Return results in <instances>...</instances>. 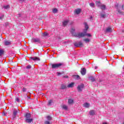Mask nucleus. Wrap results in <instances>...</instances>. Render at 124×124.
Here are the masks:
<instances>
[{"mask_svg":"<svg viewBox=\"0 0 124 124\" xmlns=\"http://www.w3.org/2000/svg\"><path fill=\"white\" fill-rule=\"evenodd\" d=\"M4 44V45L7 46L8 45H10V44H11V42L9 41H5Z\"/></svg>","mask_w":124,"mask_h":124,"instance_id":"obj_10","label":"nucleus"},{"mask_svg":"<svg viewBox=\"0 0 124 124\" xmlns=\"http://www.w3.org/2000/svg\"><path fill=\"white\" fill-rule=\"evenodd\" d=\"M83 89H84V84H81L78 85V92L80 93V92H82V91H83Z\"/></svg>","mask_w":124,"mask_h":124,"instance_id":"obj_5","label":"nucleus"},{"mask_svg":"<svg viewBox=\"0 0 124 124\" xmlns=\"http://www.w3.org/2000/svg\"><path fill=\"white\" fill-rule=\"evenodd\" d=\"M84 41H85V43H88V42H90V41H91V40H90V39H84Z\"/></svg>","mask_w":124,"mask_h":124,"instance_id":"obj_21","label":"nucleus"},{"mask_svg":"<svg viewBox=\"0 0 124 124\" xmlns=\"http://www.w3.org/2000/svg\"><path fill=\"white\" fill-rule=\"evenodd\" d=\"M75 78H76V79H80V76L78 75H76L75 76Z\"/></svg>","mask_w":124,"mask_h":124,"instance_id":"obj_31","label":"nucleus"},{"mask_svg":"<svg viewBox=\"0 0 124 124\" xmlns=\"http://www.w3.org/2000/svg\"><path fill=\"white\" fill-rule=\"evenodd\" d=\"M17 113H18V111L17 110H14L13 115L14 116H15H15H16V115H17Z\"/></svg>","mask_w":124,"mask_h":124,"instance_id":"obj_26","label":"nucleus"},{"mask_svg":"<svg viewBox=\"0 0 124 124\" xmlns=\"http://www.w3.org/2000/svg\"><path fill=\"white\" fill-rule=\"evenodd\" d=\"M31 42L32 43H40V39L39 38H33L31 40Z\"/></svg>","mask_w":124,"mask_h":124,"instance_id":"obj_4","label":"nucleus"},{"mask_svg":"<svg viewBox=\"0 0 124 124\" xmlns=\"http://www.w3.org/2000/svg\"><path fill=\"white\" fill-rule=\"evenodd\" d=\"M46 119L47 120L50 121V120H52V117L51 116H47Z\"/></svg>","mask_w":124,"mask_h":124,"instance_id":"obj_29","label":"nucleus"},{"mask_svg":"<svg viewBox=\"0 0 124 124\" xmlns=\"http://www.w3.org/2000/svg\"><path fill=\"white\" fill-rule=\"evenodd\" d=\"M61 74H62V73H60V72H57V75H58V76H60V75H61Z\"/></svg>","mask_w":124,"mask_h":124,"instance_id":"obj_38","label":"nucleus"},{"mask_svg":"<svg viewBox=\"0 0 124 124\" xmlns=\"http://www.w3.org/2000/svg\"><path fill=\"white\" fill-rule=\"evenodd\" d=\"M74 86V83L71 82L69 84L67 85V88H73V86Z\"/></svg>","mask_w":124,"mask_h":124,"instance_id":"obj_15","label":"nucleus"},{"mask_svg":"<svg viewBox=\"0 0 124 124\" xmlns=\"http://www.w3.org/2000/svg\"><path fill=\"white\" fill-rule=\"evenodd\" d=\"M101 17H102V18H105V15L101 14Z\"/></svg>","mask_w":124,"mask_h":124,"instance_id":"obj_33","label":"nucleus"},{"mask_svg":"<svg viewBox=\"0 0 124 124\" xmlns=\"http://www.w3.org/2000/svg\"><path fill=\"white\" fill-rule=\"evenodd\" d=\"M19 1H21V2H24L25 1V0H19Z\"/></svg>","mask_w":124,"mask_h":124,"instance_id":"obj_39","label":"nucleus"},{"mask_svg":"<svg viewBox=\"0 0 124 124\" xmlns=\"http://www.w3.org/2000/svg\"><path fill=\"white\" fill-rule=\"evenodd\" d=\"M118 12H119V13H121V12H120V11H118Z\"/></svg>","mask_w":124,"mask_h":124,"instance_id":"obj_44","label":"nucleus"},{"mask_svg":"<svg viewBox=\"0 0 124 124\" xmlns=\"http://www.w3.org/2000/svg\"><path fill=\"white\" fill-rule=\"evenodd\" d=\"M22 91H23V92H26L27 91V89L23 88L22 89Z\"/></svg>","mask_w":124,"mask_h":124,"instance_id":"obj_34","label":"nucleus"},{"mask_svg":"<svg viewBox=\"0 0 124 124\" xmlns=\"http://www.w3.org/2000/svg\"><path fill=\"white\" fill-rule=\"evenodd\" d=\"M80 72H81V74H82V75H86V68H82Z\"/></svg>","mask_w":124,"mask_h":124,"instance_id":"obj_8","label":"nucleus"},{"mask_svg":"<svg viewBox=\"0 0 124 124\" xmlns=\"http://www.w3.org/2000/svg\"><path fill=\"white\" fill-rule=\"evenodd\" d=\"M4 9H8L10 7V6L9 5H7L3 6Z\"/></svg>","mask_w":124,"mask_h":124,"instance_id":"obj_20","label":"nucleus"},{"mask_svg":"<svg viewBox=\"0 0 124 124\" xmlns=\"http://www.w3.org/2000/svg\"><path fill=\"white\" fill-rule=\"evenodd\" d=\"M118 6H119V4H117L115 5V7H116V8H117Z\"/></svg>","mask_w":124,"mask_h":124,"instance_id":"obj_42","label":"nucleus"},{"mask_svg":"<svg viewBox=\"0 0 124 124\" xmlns=\"http://www.w3.org/2000/svg\"><path fill=\"white\" fill-rule=\"evenodd\" d=\"M47 35H48V33H47V32H45L43 34V36H47Z\"/></svg>","mask_w":124,"mask_h":124,"instance_id":"obj_27","label":"nucleus"},{"mask_svg":"<svg viewBox=\"0 0 124 124\" xmlns=\"http://www.w3.org/2000/svg\"><path fill=\"white\" fill-rule=\"evenodd\" d=\"M64 78H68V76H65L63 77Z\"/></svg>","mask_w":124,"mask_h":124,"instance_id":"obj_40","label":"nucleus"},{"mask_svg":"<svg viewBox=\"0 0 124 124\" xmlns=\"http://www.w3.org/2000/svg\"><path fill=\"white\" fill-rule=\"evenodd\" d=\"M90 79H91V81H92L93 82L95 81V80L94 79V77H91Z\"/></svg>","mask_w":124,"mask_h":124,"instance_id":"obj_30","label":"nucleus"},{"mask_svg":"<svg viewBox=\"0 0 124 124\" xmlns=\"http://www.w3.org/2000/svg\"><path fill=\"white\" fill-rule=\"evenodd\" d=\"M68 22H69V20H64V21H63L62 25H63V27H65V26H66V25H67V24H68Z\"/></svg>","mask_w":124,"mask_h":124,"instance_id":"obj_9","label":"nucleus"},{"mask_svg":"<svg viewBox=\"0 0 124 124\" xmlns=\"http://www.w3.org/2000/svg\"><path fill=\"white\" fill-rule=\"evenodd\" d=\"M52 103H53V100H49L48 101V102L47 105H52Z\"/></svg>","mask_w":124,"mask_h":124,"instance_id":"obj_22","label":"nucleus"},{"mask_svg":"<svg viewBox=\"0 0 124 124\" xmlns=\"http://www.w3.org/2000/svg\"><path fill=\"white\" fill-rule=\"evenodd\" d=\"M31 66L30 65H28L26 68L28 69H30V68H31Z\"/></svg>","mask_w":124,"mask_h":124,"instance_id":"obj_32","label":"nucleus"},{"mask_svg":"<svg viewBox=\"0 0 124 124\" xmlns=\"http://www.w3.org/2000/svg\"><path fill=\"white\" fill-rule=\"evenodd\" d=\"M3 17H4V15H3L2 16H0V20H1V19H2Z\"/></svg>","mask_w":124,"mask_h":124,"instance_id":"obj_37","label":"nucleus"},{"mask_svg":"<svg viewBox=\"0 0 124 124\" xmlns=\"http://www.w3.org/2000/svg\"><path fill=\"white\" fill-rule=\"evenodd\" d=\"M2 115L3 116H5L6 115L5 112H3L2 113Z\"/></svg>","mask_w":124,"mask_h":124,"instance_id":"obj_41","label":"nucleus"},{"mask_svg":"<svg viewBox=\"0 0 124 124\" xmlns=\"http://www.w3.org/2000/svg\"><path fill=\"white\" fill-rule=\"evenodd\" d=\"M90 6L91 7H94V3H90Z\"/></svg>","mask_w":124,"mask_h":124,"instance_id":"obj_28","label":"nucleus"},{"mask_svg":"<svg viewBox=\"0 0 124 124\" xmlns=\"http://www.w3.org/2000/svg\"><path fill=\"white\" fill-rule=\"evenodd\" d=\"M106 32H112V29L110 27H108L106 30Z\"/></svg>","mask_w":124,"mask_h":124,"instance_id":"obj_13","label":"nucleus"},{"mask_svg":"<svg viewBox=\"0 0 124 124\" xmlns=\"http://www.w3.org/2000/svg\"><path fill=\"white\" fill-rule=\"evenodd\" d=\"M31 60H32L33 61H34L35 62L40 61V59H39V58L36 57L31 58Z\"/></svg>","mask_w":124,"mask_h":124,"instance_id":"obj_11","label":"nucleus"},{"mask_svg":"<svg viewBox=\"0 0 124 124\" xmlns=\"http://www.w3.org/2000/svg\"><path fill=\"white\" fill-rule=\"evenodd\" d=\"M31 115L30 113H26L25 116V118L26 119V123H28V124H30L32 122L33 119L32 118H31Z\"/></svg>","mask_w":124,"mask_h":124,"instance_id":"obj_2","label":"nucleus"},{"mask_svg":"<svg viewBox=\"0 0 124 124\" xmlns=\"http://www.w3.org/2000/svg\"><path fill=\"white\" fill-rule=\"evenodd\" d=\"M45 124H50V122L48 121H46L45 123Z\"/></svg>","mask_w":124,"mask_h":124,"instance_id":"obj_35","label":"nucleus"},{"mask_svg":"<svg viewBox=\"0 0 124 124\" xmlns=\"http://www.w3.org/2000/svg\"><path fill=\"white\" fill-rule=\"evenodd\" d=\"M61 88L62 90H64V89H65L66 88V85H64V84H62L61 85Z\"/></svg>","mask_w":124,"mask_h":124,"instance_id":"obj_24","label":"nucleus"},{"mask_svg":"<svg viewBox=\"0 0 124 124\" xmlns=\"http://www.w3.org/2000/svg\"><path fill=\"white\" fill-rule=\"evenodd\" d=\"M83 107H85V108H89V107H90V104L89 103H84L83 104Z\"/></svg>","mask_w":124,"mask_h":124,"instance_id":"obj_12","label":"nucleus"},{"mask_svg":"<svg viewBox=\"0 0 124 124\" xmlns=\"http://www.w3.org/2000/svg\"><path fill=\"white\" fill-rule=\"evenodd\" d=\"M81 10L80 9H76L75 10V14L78 15V14H80L81 13Z\"/></svg>","mask_w":124,"mask_h":124,"instance_id":"obj_7","label":"nucleus"},{"mask_svg":"<svg viewBox=\"0 0 124 124\" xmlns=\"http://www.w3.org/2000/svg\"><path fill=\"white\" fill-rule=\"evenodd\" d=\"M74 45L76 47H83L84 45L81 43V42H79L78 43H75Z\"/></svg>","mask_w":124,"mask_h":124,"instance_id":"obj_6","label":"nucleus"},{"mask_svg":"<svg viewBox=\"0 0 124 124\" xmlns=\"http://www.w3.org/2000/svg\"><path fill=\"white\" fill-rule=\"evenodd\" d=\"M27 97H28V98H30V97H29V96H27Z\"/></svg>","mask_w":124,"mask_h":124,"instance_id":"obj_43","label":"nucleus"},{"mask_svg":"<svg viewBox=\"0 0 124 124\" xmlns=\"http://www.w3.org/2000/svg\"><path fill=\"white\" fill-rule=\"evenodd\" d=\"M84 25L85 28V29L84 30V32L79 33H74V31H75V29L74 28H72L70 31L71 33L73 34V35H74V36H75L76 37H78V38H81V37H84V36H86V35L90 37V36H92V35H91V34L90 33L87 34V31L89 30V26L86 22L84 23Z\"/></svg>","mask_w":124,"mask_h":124,"instance_id":"obj_1","label":"nucleus"},{"mask_svg":"<svg viewBox=\"0 0 124 124\" xmlns=\"http://www.w3.org/2000/svg\"><path fill=\"white\" fill-rule=\"evenodd\" d=\"M100 6L101 9L102 10H105L106 9V6L104 4H101Z\"/></svg>","mask_w":124,"mask_h":124,"instance_id":"obj_14","label":"nucleus"},{"mask_svg":"<svg viewBox=\"0 0 124 124\" xmlns=\"http://www.w3.org/2000/svg\"><path fill=\"white\" fill-rule=\"evenodd\" d=\"M73 102H74L73 100L71 99H68V103H69V104H73Z\"/></svg>","mask_w":124,"mask_h":124,"instance_id":"obj_16","label":"nucleus"},{"mask_svg":"<svg viewBox=\"0 0 124 124\" xmlns=\"http://www.w3.org/2000/svg\"><path fill=\"white\" fill-rule=\"evenodd\" d=\"M52 12L53 13H57V12H58V9L57 8H54L52 10Z\"/></svg>","mask_w":124,"mask_h":124,"instance_id":"obj_23","label":"nucleus"},{"mask_svg":"<svg viewBox=\"0 0 124 124\" xmlns=\"http://www.w3.org/2000/svg\"><path fill=\"white\" fill-rule=\"evenodd\" d=\"M96 4L98 6V7H100L101 5V3H100V1H96Z\"/></svg>","mask_w":124,"mask_h":124,"instance_id":"obj_19","label":"nucleus"},{"mask_svg":"<svg viewBox=\"0 0 124 124\" xmlns=\"http://www.w3.org/2000/svg\"><path fill=\"white\" fill-rule=\"evenodd\" d=\"M90 115H93L95 114L94 110H90L89 112Z\"/></svg>","mask_w":124,"mask_h":124,"instance_id":"obj_18","label":"nucleus"},{"mask_svg":"<svg viewBox=\"0 0 124 124\" xmlns=\"http://www.w3.org/2000/svg\"><path fill=\"white\" fill-rule=\"evenodd\" d=\"M62 108L63 109H64V110H67V109H68V107L65 105H63L62 106Z\"/></svg>","mask_w":124,"mask_h":124,"instance_id":"obj_17","label":"nucleus"},{"mask_svg":"<svg viewBox=\"0 0 124 124\" xmlns=\"http://www.w3.org/2000/svg\"><path fill=\"white\" fill-rule=\"evenodd\" d=\"M16 101H17V102H19V98H16Z\"/></svg>","mask_w":124,"mask_h":124,"instance_id":"obj_36","label":"nucleus"},{"mask_svg":"<svg viewBox=\"0 0 124 124\" xmlns=\"http://www.w3.org/2000/svg\"><path fill=\"white\" fill-rule=\"evenodd\" d=\"M62 63L52 64L51 65V68H58V67H60V66H62Z\"/></svg>","mask_w":124,"mask_h":124,"instance_id":"obj_3","label":"nucleus"},{"mask_svg":"<svg viewBox=\"0 0 124 124\" xmlns=\"http://www.w3.org/2000/svg\"><path fill=\"white\" fill-rule=\"evenodd\" d=\"M3 50L0 49V57H1L2 55H3Z\"/></svg>","mask_w":124,"mask_h":124,"instance_id":"obj_25","label":"nucleus"}]
</instances>
